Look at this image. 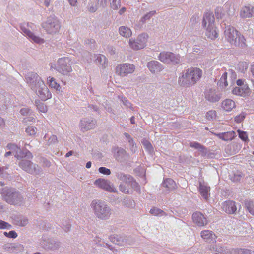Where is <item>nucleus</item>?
I'll return each mask as SVG.
<instances>
[{"mask_svg":"<svg viewBox=\"0 0 254 254\" xmlns=\"http://www.w3.org/2000/svg\"><path fill=\"white\" fill-rule=\"evenodd\" d=\"M91 208L96 218L101 220L109 219L113 213L111 206L101 200H93L90 204Z\"/></svg>","mask_w":254,"mask_h":254,"instance_id":"1","label":"nucleus"},{"mask_svg":"<svg viewBox=\"0 0 254 254\" xmlns=\"http://www.w3.org/2000/svg\"><path fill=\"white\" fill-rule=\"evenodd\" d=\"M202 71L196 67L184 70L179 77L178 82L182 86H190L195 84L202 76Z\"/></svg>","mask_w":254,"mask_h":254,"instance_id":"2","label":"nucleus"},{"mask_svg":"<svg viewBox=\"0 0 254 254\" xmlns=\"http://www.w3.org/2000/svg\"><path fill=\"white\" fill-rule=\"evenodd\" d=\"M0 193L2 199L10 205L21 206L24 204L23 196L15 188L6 187L1 190Z\"/></svg>","mask_w":254,"mask_h":254,"instance_id":"3","label":"nucleus"},{"mask_svg":"<svg viewBox=\"0 0 254 254\" xmlns=\"http://www.w3.org/2000/svg\"><path fill=\"white\" fill-rule=\"evenodd\" d=\"M224 36L226 40L232 45L240 48L247 46L244 37L239 34V32L232 26L229 25L225 27Z\"/></svg>","mask_w":254,"mask_h":254,"instance_id":"4","label":"nucleus"},{"mask_svg":"<svg viewBox=\"0 0 254 254\" xmlns=\"http://www.w3.org/2000/svg\"><path fill=\"white\" fill-rule=\"evenodd\" d=\"M18 164L21 169L30 174L36 176L43 174L42 169L30 160L22 159L19 161Z\"/></svg>","mask_w":254,"mask_h":254,"instance_id":"5","label":"nucleus"},{"mask_svg":"<svg viewBox=\"0 0 254 254\" xmlns=\"http://www.w3.org/2000/svg\"><path fill=\"white\" fill-rule=\"evenodd\" d=\"M42 27L48 33L54 34L59 31L61 25L57 17L51 16L47 18L45 22L42 23Z\"/></svg>","mask_w":254,"mask_h":254,"instance_id":"6","label":"nucleus"},{"mask_svg":"<svg viewBox=\"0 0 254 254\" xmlns=\"http://www.w3.org/2000/svg\"><path fill=\"white\" fill-rule=\"evenodd\" d=\"M70 62V59L68 57L60 58L58 61L56 70L63 75H67L72 70Z\"/></svg>","mask_w":254,"mask_h":254,"instance_id":"7","label":"nucleus"},{"mask_svg":"<svg viewBox=\"0 0 254 254\" xmlns=\"http://www.w3.org/2000/svg\"><path fill=\"white\" fill-rule=\"evenodd\" d=\"M148 37L147 34L142 33L138 36L136 40L130 39L129 40L130 46L135 50L143 49L146 46Z\"/></svg>","mask_w":254,"mask_h":254,"instance_id":"8","label":"nucleus"},{"mask_svg":"<svg viewBox=\"0 0 254 254\" xmlns=\"http://www.w3.org/2000/svg\"><path fill=\"white\" fill-rule=\"evenodd\" d=\"M94 184L98 187L107 191L114 193L118 192L117 190L114 187V185L108 180L99 178L96 180Z\"/></svg>","mask_w":254,"mask_h":254,"instance_id":"9","label":"nucleus"},{"mask_svg":"<svg viewBox=\"0 0 254 254\" xmlns=\"http://www.w3.org/2000/svg\"><path fill=\"white\" fill-rule=\"evenodd\" d=\"M36 90H32L42 100L45 101L51 98V94L44 82H40L36 87Z\"/></svg>","mask_w":254,"mask_h":254,"instance_id":"10","label":"nucleus"},{"mask_svg":"<svg viewBox=\"0 0 254 254\" xmlns=\"http://www.w3.org/2000/svg\"><path fill=\"white\" fill-rule=\"evenodd\" d=\"M135 66L130 64H122L117 66L116 73L120 76H125L133 72Z\"/></svg>","mask_w":254,"mask_h":254,"instance_id":"11","label":"nucleus"},{"mask_svg":"<svg viewBox=\"0 0 254 254\" xmlns=\"http://www.w3.org/2000/svg\"><path fill=\"white\" fill-rule=\"evenodd\" d=\"M25 78L32 90H36V87L39 84V83L43 82L41 77L34 72L27 73Z\"/></svg>","mask_w":254,"mask_h":254,"instance_id":"12","label":"nucleus"},{"mask_svg":"<svg viewBox=\"0 0 254 254\" xmlns=\"http://www.w3.org/2000/svg\"><path fill=\"white\" fill-rule=\"evenodd\" d=\"M41 245L46 249L55 251L61 247V242L56 239L44 237Z\"/></svg>","mask_w":254,"mask_h":254,"instance_id":"13","label":"nucleus"},{"mask_svg":"<svg viewBox=\"0 0 254 254\" xmlns=\"http://www.w3.org/2000/svg\"><path fill=\"white\" fill-rule=\"evenodd\" d=\"M96 121L91 119H83L80 121V127L81 130L86 131L93 129L96 127Z\"/></svg>","mask_w":254,"mask_h":254,"instance_id":"14","label":"nucleus"},{"mask_svg":"<svg viewBox=\"0 0 254 254\" xmlns=\"http://www.w3.org/2000/svg\"><path fill=\"white\" fill-rule=\"evenodd\" d=\"M114 157L116 159L120 162H125L128 157V154L125 150L120 147H114L113 148Z\"/></svg>","mask_w":254,"mask_h":254,"instance_id":"15","label":"nucleus"},{"mask_svg":"<svg viewBox=\"0 0 254 254\" xmlns=\"http://www.w3.org/2000/svg\"><path fill=\"white\" fill-rule=\"evenodd\" d=\"M20 29L24 35L36 43H43L44 40L34 35L29 29L24 26H21Z\"/></svg>","mask_w":254,"mask_h":254,"instance_id":"16","label":"nucleus"},{"mask_svg":"<svg viewBox=\"0 0 254 254\" xmlns=\"http://www.w3.org/2000/svg\"><path fill=\"white\" fill-rule=\"evenodd\" d=\"M222 208L227 213L234 214L237 210V205L235 202L228 200L222 203Z\"/></svg>","mask_w":254,"mask_h":254,"instance_id":"17","label":"nucleus"},{"mask_svg":"<svg viewBox=\"0 0 254 254\" xmlns=\"http://www.w3.org/2000/svg\"><path fill=\"white\" fill-rule=\"evenodd\" d=\"M205 99L210 102H218L220 99V96L217 93L215 89H208L204 92Z\"/></svg>","mask_w":254,"mask_h":254,"instance_id":"18","label":"nucleus"},{"mask_svg":"<svg viewBox=\"0 0 254 254\" xmlns=\"http://www.w3.org/2000/svg\"><path fill=\"white\" fill-rule=\"evenodd\" d=\"M22 245L19 243H6L3 245L2 248L9 253H18L23 250Z\"/></svg>","mask_w":254,"mask_h":254,"instance_id":"19","label":"nucleus"},{"mask_svg":"<svg viewBox=\"0 0 254 254\" xmlns=\"http://www.w3.org/2000/svg\"><path fill=\"white\" fill-rule=\"evenodd\" d=\"M147 66L149 71L153 74L161 71L164 67L163 65L157 61H151L147 63Z\"/></svg>","mask_w":254,"mask_h":254,"instance_id":"20","label":"nucleus"},{"mask_svg":"<svg viewBox=\"0 0 254 254\" xmlns=\"http://www.w3.org/2000/svg\"><path fill=\"white\" fill-rule=\"evenodd\" d=\"M240 15L242 18H252L254 16V7L252 5H248L242 7Z\"/></svg>","mask_w":254,"mask_h":254,"instance_id":"21","label":"nucleus"},{"mask_svg":"<svg viewBox=\"0 0 254 254\" xmlns=\"http://www.w3.org/2000/svg\"><path fill=\"white\" fill-rule=\"evenodd\" d=\"M192 218L193 222L198 226H203L207 224L206 218L199 212L194 213L192 214Z\"/></svg>","mask_w":254,"mask_h":254,"instance_id":"22","label":"nucleus"},{"mask_svg":"<svg viewBox=\"0 0 254 254\" xmlns=\"http://www.w3.org/2000/svg\"><path fill=\"white\" fill-rule=\"evenodd\" d=\"M251 90L248 85H243V86L236 87L232 90L233 94L241 96H249L250 94Z\"/></svg>","mask_w":254,"mask_h":254,"instance_id":"23","label":"nucleus"},{"mask_svg":"<svg viewBox=\"0 0 254 254\" xmlns=\"http://www.w3.org/2000/svg\"><path fill=\"white\" fill-rule=\"evenodd\" d=\"M13 223L14 225L20 227H24L26 226L29 221L27 218L22 215H16L13 216Z\"/></svg>","mask_w":254,"mask_h":254,"instance_id":"24","label":"nucleus"},{"mask_svg":"<svg viewBox=\"0 0 254 254\" xmlns=\"http://www.w3.org/2000/svg\"><path fill=\"white\" fill-rule=\"evenodd\" d=\"M215 25V18L212 13L207 12L203 16L202 26L205 28Z\"/></svg>","mask_w":254,"mask_h":254,"instance_id":"25","label":"nucleus"},{"mask_svg":"<svg viewBox=\"0 0 254 254\" xmlns=\"http://www.w3.org/2000/svg\"><path fill=\"white\" fill-rule=\"evenodd\" d=\"M241 145L237 142H232L228 145L225 148V152L229 155L237 153L241 149Z\"/></svg>","mask_w":254,"mask_h":254,"instance_id":"26","label":"nucleus"},{"mask_svg":"<svg viewBox=\"0 0 254 254\" xmlns=\"http://www.w3.org/2000/svg\"><path fill=\"white\" fill-rule=\"evenodd\" d=\"M205 29V34L208 38L213 40L218 37V34L215 25L207 27Z\"/></svg>","mask_w":254,"mask_h":254,"instance_id":"27","label":"nucleus"},{"mask_svg":"<svg viewBox=\"0 0 254 254\" xmlns=\"http://www.w3.org/2000/svg\"><path fill=\"white\" fill-rule=\"evenodd\" d=\"M124 135L127 141L129 150L131 153H135L137 151V146L133 139L127 133H124Z\"/></svg>","mask_w":254,"mask_h":254,"instance_id":"28","label":"nucleus"},{"mask_svg":"<svg viewBox=\"0 0 254 254\" xmlns=\"http://www.w3.org/2000/svg\"><path fill=\"white\" fill-rule=\"evenodd\" d=\"M201 237L207 242H211L215 240L216 237L212 231L210 230H203L201 232Z\"/></svg>","mask_w":254,"mask_h":254,"instance_id":"29","label":"nucleus"},{"mask_svg":"<svg viewBox=\"0 0 254 254\" xmlns=\"http://www.w3.org/2000/svg\"><path fill=\"white\" fill-rule=\"evenodd\" d=\"M8 149L10 150V151H13L14 153V156L17 158L23 157L24 156L23 153L22 152L20 148L18 147L17 145L14 144H8L7 146Z\"/></svg>","mask_w":254,"mask_h":254,"instance_id":"30","label":"nucleus"},{"mask_svg":"<svg viewBox=\"0 0 254 254\" xmlns=\"http://www.w3.org/2000/svg\"><path fill=\"white\" fill-rule=\"evenodd\" d=\"M116 176L119 180L122 181L125 184H127L129 183L130 181L132 180V176L125 174V173L121 172H117L116 173Z\"/></svg>","mask_w":254,"mask_h":254,"instance_id":"31","label":"nucleus"},{"mask_svg":"<svg viewBox=\"0 0 254 254\" xmlns=\"http://www.w3.org/2000/svg\"><path fill=\"white\" fill-rule=\"evenodd\" d=\"M235 107V102L231 99H226L222 103V107L226 111H230Z\"/></svg>","mask_w":254,"mask_h":254,"instance_id":"32","label":"nucleus"},{"mask_svg":"<svg viewBox=\"0 0 254 254\" xmlns=\"http://www.w3.org/2000/svg\"><path fill=\"white\" fill-rule=\"evenodd\" d=\"M162 185L163 187L167 188L168 190H174L176 187L175 181L170 178L164 180Z\"/></svg>","mask_w":254,"mask_h":254,"instance_id":"33","label":"nucleus"},{"mask_svg":"<svg viewBox=\"0 0 254 254\" xmlns=\"http://www.w3.org/2000/svg\"><path fill=\"white\" fill-rule=\"evenodd\" d=\"M210 190V188L209 187H207L205 186L204 184H202L201 183L200 184L199 186V191L202 195V196L203 197L204 199L205 200H207L208 197V192Z\"/></svg>","mask_w":254,"mask_h":254,"instance_id":"34","label":"nucleus"},{"mask_svg":"<svg viewBox=\"0 0 254 254\" xmlns=\"http://www.w3.org/2000/svg\"><path fill=\"white\" fill-rule=\"evenodd\" d=\"M190 147L198 149L202 153V155H205L206 154V148L201 144L197 142H190Z\"/></svg>","mask_w":254,"mask_h":254,"instance_id":"35","label":"nucleus"},{"mask_svg":"<svg viewBox=\"0 0 254 254\" xmlns=\"http://www.w3.org/2000/svg\"><path fill=\"white\" fill-rule=\"evenodd\" d=\"M119 32L121 35L126 38L129 37L132 34L131 30L127 26H121Z\"/></svg>","mask_w":254,"mask_h":254,"instance_id":"36","label":"nucleus"},{"mask_svg":"<svg viewBox=\"0 0 254 254\" xmlns=\"http://www.w3.org/2000/svg\"><path fill=\"white\" fill-rule=\"evenodd\" d=\"M227 72H224L222 74L220 79L217 83L218 85L222 89L225 88L228 85V81L227 80Z\"/></svg>","mask_w":254,"mask_h":254,"instance_id":"37","label":"nucleus"},{"mask_svg":"<svg viewBox=\"0 0 254 254\" xmlns=\"http://www.w3.org/2000/svg\"><path fill=\"white\" fill-rule=\"evenodd\" d=\"M110 240L113 243L118 245H124L126 242L125 239L119 235L111 236Z\"/></svg>","mask_w":254,"mask_h":254,"instance_id":"38","label":"nucleus"},{"mask_svg":"<svg viewBox=\"0 0 254 254\" xmlns=\"http://www.w3.org/2000/svg\"><path fill=\"white\" fill-rule=\"evenodd\" d=\"M170 54V52H161L158 57V59L164 63L169 64Z\"/></svg>","mask_w":254,"mask_h":254,"instance_id":"39","label":"nucleus"},{"mask_svg":"<svg viewBox=\"0 0 254 254\" xmlns=\"http://www.w3.org/2000/svg\"><path fill=\"white\" fill-rule=\"evenodd\" d=\"M47 81L49 84V86L51 88H53L56 89L57 91H60L61 87L60 85L58 84L55 79L53 77H49L47 78Z\"/></svg>","mask_w":254,"mask_h":254,"instance_id":"40","label":"nucleus"},{"mask_svg":"<svg viewBox=\"0 0 254 254\" xmlns=\"http://www.w3.org/2000/svg\"><path fill=\"white\" fill-rule=\"evenodd\" d=\"M180 62V56L179 55H176L172 52H170L169 58V64L171 63L173 64H179Z\"/></svg>","mask_w":254,"mask_h":254,"instance_id":"41","label":"nucleus"},{"mask_svg":"<svg viewBox=\"0 0 254 254\" xmlns=\"http://www.w3.org/2000/svg\"><path fill=\"white\" fill-rule=\"evenodd\" d=\"M128 186H130L136 192H138L139 193H140L141 190H140V187L139 185V184L136 182L135 180H134V179L133 177H132V180L129 182V183L127 184Z\"/></svg>","mask_w":254,"mask_h":254,"instance_id":"42","label":"nucleus"},{"mask_svg":"<svg viewBox=\"0 0 254 254\" xmlns=\"http://www.w3.org/2000/svg\"><path fill=\"white\" fill-rule=\"evenodd\" d=\"M94 57L96 58L95 61L96 63H98L100 64L105 66L106 64V58L104 55L99 54L97 55H94Z\"/></svg>","mask_w":254,"mask_h":254,"instance_id":"43","label":"nucleus"},{"mask_svg":"<svg viewBox=\"0 0 254 254\" xmlns=\"http://www.w3.org/2000/svg\"><path fill=\"white\" fill-rule=\"evenodd\" d=\"M234 254H254V252L247 249L240 248L234 250Z\"/></svg>","mask_w":254,"mask_h":254,"instance_id":"44","label":"nucleus"},{"mask_svg":"<svg viewBox=\"0 0 254 254\" xmlns=\"http://www.w3.org/2000/svg\"><path fill=\"white\" fill-rule=\"evenodd\" d=\"M124 206L128 208H133L135 206V202L134 200L129 198H126L123 201Z\"/></svg>","mask_w":254,"mask_h":254,"instance_id":"45","label":"nucleus"},{"mask_svg":"<svg viewBox=\"0 0 254 254\" xmlns=\"http://www.w3.org/2000/svg\"><path fill=\"white\" fill-rule=\"evenodd\" d=\"M35 104L37 107V108L41 112L45 113L47 111V109L46 106L44 104V103H41L39 100H35Z\"/></svg>","mask_w":254,"mask_h":254,"instance_id":"46","label":"nucleus"},{"mask_svg":"<svg viewBox=\"0 0 254 254\" xmlns=\"http://www.w3.org/2000/svg\"><path fill=\"white\" fill-rule=\"evenodd\" d=\"M150 213L154 216H163L166 215L165 213L163 210L155 207L151 209Z\"/></svg>","mask_w":254,"mask_h":254,"instance_id":"47","label":"nucleus"},{"mask_svg":"<svg viewBox=\"0 0 254 254\" xmlns=\"http://www.w3.org/2000/svg\"><path fill=\"white\" fill-rule=\"evenodd\" d=\"M126 185V184H125L124 183H121L119 187L120 190L123 193L126 194H129L132 193V191L129 190L128 187Z\"/></svg>","mask_w":254,"mask_h":254,"instance_id":"48","label":"nucleus"},{"mask_svg":"<svg viewBox=\"0 0 254 254\" xmlns=\"http://www.w3.org/2000/svg\"><path fill=\"white\" fill-rule=\"evenodd\" d=\"M236 136V133L234 131L224 132V141L232 140Z\"/></svg>","mask_w":254,"mask_h":254,"instance_id":"49","label":"nucleus"},{"mask_svg":"<svg viewBox=\"0 0 254 254\" xmlns=\"http://www.w3.org/2000/svg\"><path fill=\"white\" fill-rule=\"evenodd\" d=\"M119 98L126 107L129 108L130 109L132 108V104L125 97L119 96Z\"/></svg>","mask_w":254,"mask_h":254,"instance_id":"50","label":"nucleus"},{"mask_svg":"<svg viewBox=\"0 0 254 254\" xmlns=\"http://www.w3.org/2000/svg\"><path fill=\"white\" fill-rule=\"evenodd\" d=\"M155 11H152L149 12L141 18L140 21L141 22H142V23H144L147 20L150 19L151 17H152L155 14Z\"/></svg>","mask_w":254,"mask_h":254,"instance_id":"51","label":"nucleus"},{"mask_svg":"<svg viewBox=\"0 0 254 254\" xmlns=\"http://www.w3.org/2000/svg\"><path fill=\"white\" fill-rule=\"evenodd\" d=\"M217 251L223 254H231L232 253L230 249L224 246L219 247L217 248Z\"/></svg>","mask_w":254,"mask_h":254,"instance_id":"52","label":"nucleus"},{"mask_svg":"<svg viewBox=\"0 0 254 254\" xmlns=\"http://www.w3.org/2000/svg\"><path fill=\"white\" fill-rule=\"evenodd\" d=\"M237 132L238 133L239 138H241L243 141L247 142L249 141L248 135L246 132L240 130L239 129L237 130Z\"/></svg>","mask_w":254,"mask_h":254,"instance_id":"53","label":"nucleus"},{"mask_svg":"<svg viewBox=\"0 0 254 254\" xmlns=\"http://www.w3.org/2000/svg\"><path fill=\"white\" fill-rule=\"evenodd\" d=\"M245 204L249 212L254 215V202L247 201Z\"/></svg>","mask_w":254,"mask_h":254,"instance_id":"54","label":"nucleus"},{"mask_svg":"<svg viewBox=\"0 0 254 254\" xmlns=\"http://www.w3.org/2000/svg\"><path fill=\"white\" fill-rule=\"evenodd\" d=\"M25 131L29 135L34 136L36 133L37 129L33 126L28 127Z\"/></svg>","mask_w":254,"mask_h":254,"instance_id":"55","label":"nucleus"},{"mask_svg":"<svg viewBox=\"0 0 254 254\" xmlns=\"http://www.w3.org/2000/svg\"><path fill=\"white\" fill-rule=\"evenodd\" d=\"M8 168V166L0 167V175L3 178H7L8 177L9 173L6 171Z\"/></svg>","mask_w":254,"mask_h":254,"instance_id":"56","label":"nucleus"},{"mask_svg":"<svg viewBox=\"0 0 254 254\" xmlns=\"http://www.w3.org/2000/svg\"><path fill=\"white\" fill-rule=\"evenodd\" d=\"M12 226L8 223L3 220H0V229H11Z\"/></svg>","mask_w":254,"mask_h":254,"instance_id":"57","label":"nucleus"},{"mask_svg":"<svg viewBox=\"0 0 254 254\" xmlns=\"http://www.w3.org/2000/svg\"><path fill=\"white\" fill-rule=\"evenodd\" d=\"M141 143L146 149L149 151H152L153 149L152 146L149 141H148L146 139L143 138L141 141Z\"/></svg>","mask_w":254,"mask_h":254,"instance_id":"58","label":"nucleus"},{"mask_svg":"<svg viewBox=\"0 0 254 254\" xmlns=\"http://www.w3.org/2000/svg\"><path fill=\"white\" fill-rule=\"evenodd\" d=\"M111 1V7L113 9H117L120 7V0H110Z\"/></svg>","mask_w":254,"mask_h":254,"instance_id":"59","label":"nucleus"},{"mask_svg":"<svg viewBox=\"0 0 254 254\" xmlns=\"http://www.w3.org/2000/svg\"><path fill=\"white\" fill-rule=\"evenodd\" d=\"M57 142V138L56 135H52L48 138L47 144L48 145L54 144Z\"/></svg>","mask_w":254,"mask_h":254,"instance_id":"60","label":"nucleus"},{"mask_svg":"<svg viewBox=\"0 0 254 254\" xmlns=\"http://www.w3.org/2000/svg\"><path fill=\"white\" fill-rule=\"evenodd\" d=\"M4 236L10 238H16L17 237V234L14 230H11L9 232H4L3 233Z\"/></svg>","mask_w":254,"mask_h":254,"instance_id":"61","label":"nucleus"},{"mask_svg":"<svg viewBox=\"0 0 254 254\" xmlns=\"http://www.w3.org/2000/svg\"><path fill=\"white\" fill-rule=\"evenodd\" d=\"M99 172L106 175H109L111 174V171L109 169H108L105 167H100L98 169Z\"/></svg>","mask_w":254,"mask_h":254,"instance_id":"62","label":"nucleus"},{"mask_svg":"<svg viewBox=\"0 0 254 254\" xmlns=\"http://www.w3.org/2000/svg\"><path fill=\"white\" fill-rule=\"evenodd\" d=\"M246 114L244 112L241 113L239 115L236 116L235 118V121L236 123H241L245 118Z\"/></svg>","mask_w":254,"mask_h":254,"instance_id":"63","label":"nucleus"},{"mask_svg":"<svg viewBox=\"0 0 254 254\" xmlns=\"http://www.w3.org/2000/svg\"><path fill=\"white\" fill-rule=\"evenodd\" d=\"M242 177L243 176L240 173L235 174L233 176L231 177V180L234 182H239Z\"/></svg>","mask_w":254,"mask_h":254,"instance_id":"64","label":"nucleus"}]
</instances>
